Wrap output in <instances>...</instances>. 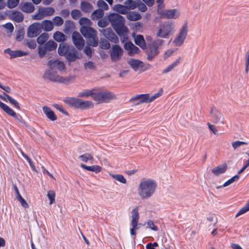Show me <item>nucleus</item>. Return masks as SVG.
Here are the masks:
<instances>
[{"instance_id": "f257e3e1", "label": "nucleus", "mask_w": 249, "mask_h": 249, "mask_svg": "<svg viewBox=\"0 0 249 249\" xmlns=\"http://www.w3.org/2000/svg\"><path fill=\"white\" fill-rule=\"evenodd\" d=\"M156 187L157 183L154 179L142 178L138 186V194L142 199H148L154 194Z\"/></svg>"}, {"instance_id": "f03ea898", "label": "nucleus", "mask_w": 249, "mask_h": 249, "mask_svg": "<svg viewBox=\"0 0 249 249\" xmlns=\"http://www.w3.org/2000/svg\"><path fill=\"white\" fill-rule=\"evenodd\" d=\"M109 21L116 33L120 36H124L128 33L127 28L124 26L125 19L117 13L110 14L108 17Z\"/></svg>"}, {"instance_id": "7ed1b4c3", "label": "nucleus", "mask_w": 249, "mask_h": 249, "mask_svg": "<svg viewBox=\"0 0 249 249\" xmlns=\"http://www.w3.org/2000/svg\"><path fill=\"white\" fill-rule=\"evenodd\" d=\"M80 32L83 36L87 38L89 45L95 47L98 44V38L97 36V31L89 26H82Z\"/></svg>"}, {"instance_id": "20e7f679", "label": "nucleus", "mask_w": 249, "mask_h": 249, "mask_svg": "<svg viewBox=\"0 0 249 249\" xmlns=\"http://www.w3.org/2000/svg\"><path fill=\"white\" fill-rule=\"evenodd\" d=\"M162 89H161L159 92L156 93L153 95L150 96L149 94H137L132 97L130 101L135 106H138L142 103H151L156 98L161 95Z\"/></svg>"}, {"instance_id": "39448f33", "label": "nucleus", "mask_w": 249, "mask_h": 249, "mask_svg": "<svg viewBox=\"0 0 249 249\" xmlns=\"http://www.w3.org/2000/svg\"><path fill=\"white\" fill-rule=\"evenodd\" d=\"M43 77L52 82H57L63 83H69L70 81L75 79V76H70L67 78H64L57 75V72L53 69H49L45 71Z\"/></svg>"}, {"instance_id": "423d86ee", "label": "nucleus", "mask_w": 249, "mask_h": 249, "mask_svg": "<svg viewBox=\"0 0 249 249\" xmlns=\"http://www.w3.org/2000/svg\"><path fill=\"white\" fill-rule=\"evenodd\" d=\"M164 42V41L162 39H157L148 46V49L146 51L148 60H152L159 54L158 48Z\"/></svg>"}, {"instance_id": "0eeeda50", "label": "nucleus", "mask_w": 249, "mask_h": 249, "mask_svg": "<svg viewBox=\"0 0 249 249\" xmlns=\"http://www.w3.org/2000/svg\"><path fill=\"white\" fill-rule=\"evenodd\" d=\"M130 226L131 228L130 229V234L134 236L133 239L135 240L136 236L135 231L139 229L140 225V224H139L140 215L138 207L132 210Z\"/></svg>"}, {"instance_id": "6e6552de", "label": "nucleus", "mask_w": 249, "mask_h": 249, "mask_svg": "<svg viewBox=\"0 0 249 249\" xmlns=\"http://www.w3.org/2000/svg\"><path fill=\"white\" fill-rule=\"evenodd\" d=\"M174 28V25L170 21L164 22L159 28L156 36L163 38H167L171 35Z\"/></svg>"}, {"instance_id": "1a4fd4ad", "label": "nucleus", "mask_w": 249, "mask_h": 249, "mask_svg": "<svg viewBox=\"0 0 249 249\" xmlns=\"http://www.w3.org/2000/svg\"><path fill=\"white\" fill-rule=\"evenodd\" d=\"M55 10L53 7H42L38 8V13L33 16V19L41 20L45 17H50L54 14Z\"/></svg>"}, {"instance_id": "9d476101", "label": "nucleus", "mask_w": 249, "mask_h": 249, "mask_svg": "<svg viewBox=\"0 0 249 249\" xmlns=\"http://www.w3.org/2000/svg\"><path fill=\"white\" fill-rule=\"evenodd\" d=\"M188 26L187 23L184 24L177 37L174 39L173 43L176 46H181L187 36L188 33Z\"/></svg>"}, {"instance_id": "9b49d317", "label": "nucleus", "mask_w": 249, "mask_h": 249, "mask_svg": "<svg viewBox=\"0 0 249 249\" xmlns=\"http://www.w3.org/2000/svg\"><path fill=\"white\" fill-rule=\"evenodd\" d=\"M160 5H158V13L162 18L167 19L177 18L178 17L179 13L177 9L160 10Z\"/></svg>"}, {"instance_id": "f8f14e48", "label": "nucleus", "mask_w": 249, "mask_h": 249, "mask_svg": "<svg viewBox=\"0 0 249 249\" xmlns=\"http://www.w3.org/2000/svg\"><path fill=\"white\" fill-rule=\"evenodd\" d=\"M41 33L39 22H35L30 25L27 29V35L29 37H35Z\"/></svg>"}, {"instance_id": "ddd939ff", "label": "nucleus", "mask_w": 249, "mask_h": 249, "mask_svg": "<svg viewBox=\"0 0 249 249\" xmlns=\"http://www.w3.org/2000/svg\"><path fill=\"white\" fill-rule=\"evenodd\" d=\"M123 50L118 45H114L112 47L110 53L111 59L113 62L119 61L123 55Z\"/></svg>"}, {"instance_id": "4468645a", "label": "nucleus", "mask_w": 249, "mask_h": 249, "mask_svg": "<svg viewBox=\"0 0 249 249\" xmlns=\"http://www.w3.org/2000/svg\"><path fill=\"white\" fill-rule=\"evenodd\" d=\"M72 40L73 43L78 50H81L83 48L84 40L78 32H74L72 33Z\"/></svg>"}, {"instance_id": "2eb2a0df", "label": "nucleus", "mask_w": 249, "mask_h": 249, "mask_svg": "<svg viewBox=\"0 0 249 249\" xmlns=\"http://www.w3.org/2000/svg\"><path fill=\"white\" fill-rule=\"evenodd\" d=\"M211 121L213 123L221 122L224 124V117L222 114L215 108H212L211 110Z\"/></svg>"}, {"instance_id": "dca6fc26", "label": "nucleus", "mask_w": 249, "mask_h": 249, "mask_svg": "<svg viewBox=\"0 0 249 249\" xmlns=\"http://www.w3.org/2000/svg\"><path fill=\"white\" fill-rule=\"evenodd\" d=\"M66 59L69 62H74L77 59L80 58L78 55L77 51L72 46L71 47L70 50L65 55Z\"/></svg>"}, {"instance_id": "f3484780", "label": "nucleus", "mask_w": 249, "mask_h": 249, "mask_svg": "<svg viewBox=\"0 0 249 249\" xmlns=\"http://www.w3.org/2000/svg\"><path fill=\"white\" fill-rule=\"evenodd\" d=\"M19 8L23 12L31 13L34 11L35 6L30 2H22L19 5Z\"/></svg>"}, {"instance_id": "a211bd4d", "label": "nucleus", "mask_w": 249, "mask_h": 249, "mask_svg": "<svg viewBox=\"0 0 249 249\" xmlns=\"http://www.w3.org/2000/svg\"><path fill=\"white\" fill-rule=\"evenodd\" d=\"M4 53L9 54L11 59L25 56L28 54L27 52H23L20 50L12 51L9 48L5 50Z\"/></svg>"}, {"instance_id": "6ab92c4d", "label": "nucleus", "mask_w": 249, "mask_h": 249, "mask_svg": "<svg viewBox=\"0 0 249 249\" xmlns=\"http://www.w3.org/2000/svg\"><path fill=\"white\" fill-rule=\"evenodd\" d=\"M48 65L49 68L54 69L56 68L58 70L61 71L65 69V65L64 63L58 60H50L48 62Z\"/></svg>"}, {"instance_id": "aec40b11", "label": "nucleus", "mask_w": 249, "mask_h": 249, "mask_svg": "<svg viewBox=\"0 0 249 249\" xmlns=\"http://www.w3.org/2000/svg\"><path fill=\"white\" fill-rule=\"evenodd\" d=\"M41 30H44L45 32H50L53 29V23L50 20L45 19L41 22H39Z\"/></svg>"}, {"instance_id": "412c9836", "label": "nucleus", "mask_w": 249, "mask_h": 249, "mask_svg": "<svg viewBox=\"0 0 249 249\" xmlns=\"http://www.w3.org/2000/svg\"><path fill=\"white\" fill-rule=\"evenodd\" d=\"M10 18L15 21L19 23L24 19V16L22 13L18 11L13 10L9 14Z\"/></svg>"}, {"instance_id": "4be33fe9", "label": "nucleus", "mask_w": 249, "mask_h": 249, "mask_svg": "<svg viewBox=\"0 0 249 249\" xmlns=\"http://www.w3.org/2000/svg\"><path fill=\"white\" fill-rule=\"evenodd\" d=\"M104 35L106 38L112 42L117 43L119 42L118 37L111 29L105 30Z\"/></svg>"}, {"instance_id": "5701e85b", "label": "nucleus", "mask_w": 249, "mask_h": 249, "mask_svg": "<svg viewBox=\"0 0 249 249\" xmlns=\"http://www.w3.org/2000/svg\"><path fill=\"white\" fill-rule=\"evenodd\" d=\"M43 113L45 114L48 119L52 121H55L57 119V117L54 112L52 109L47 106H43L42 107Z\"/></svg>"}, {"instance_id": "b1692460", "label": "nucleus", "mask_w": 249, "mask_h": 249, "mask_svg": "<svg viewBox=\"0 0 249 249\" xmlns=\"http://www.w3.org/2000/svg\"><path fill=\"white\" fill-rule=\"evenodd\" d=\"M227 169V165L225 163L218 165L212 169V173L216 176L224 173Z\"/></svg>"}, {"instance_id": "393cba45", "label": "nucleus", "mask_w": 249, "mask_h": 249, "mask_svg": "<svg viewBox=\"0 0 249 249\" xmlns=\"http://www.w3.org/2000/svg\"><path fill=\"white\" fill-rule=\"evenodd\" d=\"M0 107L2 110L5 112L8 115L15 118H17L19 116L17 114L12 108L8 107L6 104L3 103L0 101Z\"/></svg>"}, {"instance_id": "a878e982", "label": "nucleus", "mask_w": 249, "mask_h": 249, "mask_svg": "<svg viewBox=\"0 0 249 249\" xmlns=\"http://www.w3.org/2000/svg\"><path fill=\"white\" fill-rule=\"evenodd\" d=\"M80 166L84 170L91 171L95 173H98L102 170V167L98 165L88 166L85 164L81 163Z\"/></svg>"}, {"instance_id": "bb28decb", "label": "nucleus", "mask_w": 249, "mask_h": 249, "mask_svg": "<svg viewBox=\"0 0 249 249\" xmlns=\"http://www.w3.org/2000/svg\"><path fill=\"white\" fill-rule=\"evenodd\" d=\"M80 99L73 97H68L64 102L71 107L79 108Z\"/></svg>"}, {"instance_id": "cd10ccee", "label": "nucleus", "mask_w": 249, "mask_h": 249, "mask_svg": "<svg viewBox=\"0 0 249 249\" xmlns=\"http://www.w3.org/2000/svg\"><path fill=\"white\" fill-rule=\"evenodd\" d=\"M115 98V95L110 91L101 92V103H107Z\"/></svg>"}, {"instance_id": "c85d7f7f", "label": "nucleus", "mask_w": 249, "mask_h": 249, "mask_svg": "<svg viewBox=\"0 0 249 249\" xmlns=\"http://www.w3.org/2000/svg\"><path fill=\"white\" fill-rule=\"evenodd\" d=\"M135 44L139 46L142 49H145L146 48L145 41L142 35H137L134 38Z\"/></svg>"}, {"instance_id": "c756f323", "label": "nucleus", "mask_w": 249, "mask_h": 249, "mask_svg": "<svg viewBox=\"0 0 249 249\" xmlns=\"http://www.w3.org/2000/svg\"><path fill=\"white\" fill-rule=\"evenodd\" d=\"M71 47H70L69 45L65 43H61L59 45V48L58 49V54L60 56H64L67 54V53L70 50Z\"/></svg>"}, {"instance_id": "7c9ffc66", "label": "nucleus", "mask_w": 249, "mask_h": 249, "mask_svg": "<svg viewBox=\"0 0 249 249\" xmlns=\"http://www.w3.org/2000/svg\"><path fill=\"white\" fill-rule=\"evenodd\" d=\"M81 10L84 13H89L93 9L91 4L87 1H82L80 4Z\"/></svg>"}, {"instance_id": "2f4dec72", "label": "nucleus", "mask_w": 249, "mask_h": 249, "mask_svg": "<svg viewBox=\"0 0 249 249\" xmlns=\"http://www.w3.org/2000/svg\"><path fill=\"white\" fill-rule=\"evenodd\" d=\"M129 65L131 66L134 71H137L139 67H143V62L138 59H131L128 62Z\"/></svg>"}, {"instance_id": "473e14b6", "label": "nucleus", "mask_w": 249, "mask_h": 249, "mask_svg": "<svg viewBox=\"0 0 249 249\" xmlns=\"http://www.w3.org/2000/svg\"><path fill=\"white\" fill-rule=\"evenodd\" d=\"M94 106L93 103L89 101H83L80 99L79 108L86 109L92 108Z\"/></svg>"}, {"instance_id": "72a5a7b5", "label": "nucleus", "mask_w": 249, "mask_h": 249, "mask_svg": "<svg viewBox=\"0 0 249 249\" xmlns=\"http://www.w3.org/2000/svg\"><path fill=\"white\" fill-rule=\"evenodd\" d=\"M114 9L117 12L120 13L121 14H126L128 13V8H127V6L124 5L118 4L115 5Z\"/></svg>"}, {"instance_id": "f704fd0d", "label": "nucleus", "mask_w": 249, "mask_h": 249, "mask_svg": "<svg viewBox=\"0 0 249 249\" xmlns=\"http://www.w3.org/2000/svg\"><path fill=\"white\" fill-rule=\"evenodd\" d=\"M79 159L84 162H89L92 163L94 160L93 156L89 153H85L79 157Z\"/></svg>"}, {"instance_id": "c9c22d12", "label": "nucleus", "mask_w": 249, "mask_h": 249, "mask_svg": "<svg viewBox=\"0 0 249 249\" xmlns=\"http://www.w3.org/2000/svg\"><path fill=\"white\" fill-rule=\"evenodd\" d=\"M75 28L74 23L71 20H66L65 22L64 32L68 34Z\"/></svg>"}, {"instance_id": "e433bc0d", "label": "nucleus", "mask_w": 249, "mask_h": 249, "mask_svg": "<svg viewBox=\"0 0 249 249\" xmlns=\"http://www.w3.org/2000/svg\"><path fill=\"white\" fill-rule=\"evenodd\" d=\"M109 175L116 180L123 183L125 184L126 183V179L123 175L121 174H113L109 173Z\"/></svg>"}, {"instance_id": "4c0bfd02", "label": "nucleus", "mask_w": 249, "mask_h": 249, "mask_svg": "<svg viewBox=\"0 0 249 249\" xmlns=\"http://www.w3.org/2000/svg\"><path fill=\"white\" fill-rule=\"evenodd\" d=\"M104 15V12L102 10L97 9L94 11L91 15V18L92 20H97L101 18Z\"/></svg>"}, {"instance_id": "58836bf2", "label": "nucleus", "mask_w": 249, "mask_h": 249, "mask_svg": "<svg viewBox=\"0 0 249 249\" xmlns=\"http://www.w3.org/2000/svg\"><path fill=\"white\" fill-rule=\"evenodd\" d=\"M124 4L127 6V8H128V11L130 9H134L138 6V0L135 1L133 0H126Z\"/></svg>"}, {"instance_id": "ea45409f", "label": "nucleus", "mask_w": 249, "mask_h": 249, "mask_svg": "<svg viewBox=\"0 0 249 249\" xmlns=\"http://www.w3.org/2000/svg\"><path fill=\"white\" fill-rule=\"evenodd\" d=\"M53 38L57 42H62L66 39V36L65 35L59 31L55 32L53 36Z\"/></svg>"}, {"instance_id": "a19ab883", "label": "nucleus", "mask_w": 249, "mask_h": 249, "mask_svg": "<svg viewBox=\"0 0 249 249\" xmlns=\"http://www.w3.org/2000/svg\"><path fill=\"white\" fill-rule=\"evenodd\" d=\"M57 46V44L52 40L48 41L44 45L45 48L49 51L55 50L56 49Z\"/></svg>"}, {"instance_id": "79ce46f5", "label": "nucleus", "mask_w": 249, "mask_h": 249, "mask_svg": "<svg viewBox=\"0 0 249 249\" xmlns=\"http://www.w3.org/2000/svg\"><path fill=\"white\" fill-rule=\"evenodd\" d=\"M239 178V176L238 175H236L233 177H232L231 178L229 179L228 181H227L226 182H225L223 185L220 186H217L216 188L219 189L221 187H227L232 183H233L235 181H237Z\"/></svg>"}, {"instance_id": "37998d69", "label": "nucleus", "mask_w": 249, "mask_h": 249, "mask_svg": "<svg viewBox=\"0 0 249 249\" xmlns=\"http://www.w3.org/2000/svg\"><path fill=\"white\" fill-rule=\"evenodd\" d=\"M249 211V199L247 200L246 204L242 207L238 212L235 217H237L240 215L245 213Z\"/></svg>"}, {"instance_id": "c03bdc74", "label": "nucleus", "mask_w": 249, "mask_h": 249, "mask_svg": "<svg viewBox=\"0 0 249 249\" xmlns=\"http://www.w3.org/2000/svg\"><path fill=\"white\" fill-rule=\"evenodd\" d=\"M49 35L46 33L41 34L36 39L37 42L39 44H43L48 39Z\"/></svg>"}, {"instance_id": "a18cd8bd", "label": "nucleus", "mask_w": 249, "mask_h": 249, "mask_svg": "<svg viewBox=\"0 0 249 249\" xmlns=\"http://www.w3.org/2000/svg\"><path fill=\"white\" fill-rule=\"evenodd\" d=\"M4 95H5L9 102V103L13 106L14 107L17 108V109L19 110L20 109V107L19 106V104L18 102L15 100L14 98H13L12 97H11L8 94H6L5 92H4Z\"/></svg>"}, {"instance_id": "49530a36", "label": "nucleus", "mask_w": 249, "mask_h": 249, "mask_svg": "<svg viewBox=\"0 0 249 249\" xmlns=\"http://www.w3.org/2000/svg\"><path fill=\"white\" fill-rule=\"evenodd\" d=\"M127 18L131 21H136L141 18V16L138 12H130L127 16Z\"/></svg>"}, {"instance_id": "de8ad7c7", "label": "nucleus", "mask_w": 249, "mask_h": 249, "mask_svg": "<svg viewBox=\"0 0 249 249\" xmlns=\"http://www.w3.org/2000/svg\"><path fill=\"white\" fill-rule=\"evenodd\" d=\"M53 25L59 27L61 26L64 23V20L59 16H55L53 19Z\"/></svg>"}, {"instance_id": "09e8293b", "label": "nucleus", "mask_w": 249, "mask_h": 249, "mask_svg": "<svg viewBox=\"0 0 249 249\" xmlns=\"http://www.w3.org/2000/svg\"><path fill=\"white\" fill-rule=\"evenodd\" d=\"M19 0H8L7 1V6L10 9L15 8L18 5Z\"/></svg>"}, {"instance_id": "8fccbe9b", "label": "nucleus", "mask_w": 249, "mask_h": 249, "mask_svg": "<svg viewBox=\"0 0 249 249\" xmlns=\"http://www.w3.org/2000/svg\"><path fill=\"white\" fill-rule=\"evenodd\" d=\"M100 47L102 49L107 50L110 47L109 41L105 39H102L100 44Z\"/></svg>"}, {"instance_id": "3c124183", "label": "nucleus", "mask_w": 249, "mask_h": 249, "mask_svg": "<svg viewBox=\"0 0 249 249\" xmlns=\"http://www.w3.org/2000/svg\"><path fill=\"white\" fill-rule=\"evenodd\" d=\"M145 224L147 229H150L155 231H157L158 230V227L155 225L154 222L151 220H148L146 222Z\"/></svg>"}, {"instance_id": "603ef678", "label": "nucleus", "mask_w": 249, "mask_h": 249, "mask_svg": "<svg viewBox=\"0 0 249 249\" xmlns=\"http://www.w3.org/2000/svg\"><path fill=\"white\" fill-rule=\"evenodd\" d=\"M97 6L99 7V9L103 10H107L108 9V5L103 0H99L97 1Z\"/></svg>"}, {"instance_id": "864d4df0", "label": "nucleus", "mask_w": 249, "mask_h": 249, "mask_svg": "<svg viewBox=\"0 0 249 249\" xmlns=\"http://www.w3.org/2000/svg\"><path fill=\"white\" fill-rule=\"evenodd\" d=\"M47 196L50 200V204H52L54 202L55 193L54 191H49L47 193Z\"/></svg>"}, {"instance_id": "5fc2aeb1", "label": "nucleus", "mask_w": 249, "mask_h": 249, "mask_svg": "<svg viewBox=\"0 0 249 249\" xmlns=\"http://www.w3.org/2000/svg\"><path fill=\"white\" fill-rule=\"evenodd\" d=\"M79 24L82 26H88L91 25V21L87 18H82L79 20Z\"/></svg>"}, {"instance_id": "6e6d98bb", "label": "nucleus", "mask_w": 249, "mask_h": 249, "mask_svg": "<svg viewBox=\"0 0 249 249\" xmlns=\"http://www.w3.org/2000/svg\"><path fill=\"white\" fill-rule=\"evenodd\" d=\"M92 98L98 103H101V92H93L92 94Z\"/></svg>"}, {"instance_id": "4d7b16f0", "label": "nucleus", "mask_w": 249, "mask_h": 249, "mask_svg": "<svg viewBox=\"0 0 249 249\" xmlns=\"http://www.w3.org/2000/svg\"><path fill=\"white\" fill-rule=\"evenodd\" d=\"M71 16L73 19L76 20L81 16V13L80 10L74 9L71 12Z\"/></svg>"}, {"instance_id": "13d9d810", "label": "nucleus", "mask_w": 249, "mask_h": 249, "mask_svg": "<svg viewBox=\"0 0 249 249\" xmlns=\"http://www.w3.org/2000/svg\"><path fill=\"white\" fill-rule=\"evenodd\" d=\"M139 10L142 12H144L147 10L146 6L140 0H138V6Z\"/></svg>"}, {"instance_id": "bf43d9fd", "label": "nucleus", "mask_w": 249, "mask_h": 249, "mask_svg": "<svg viewBox=\"0 0 249 249\" xmlns=\"http://www.w3.org/2000/svg\"><path fill=\"white\" fill-rule=\"evenodd\" d=\"M17 198L23 207L25 208H28L29 206L28 203L26 202L25 200L21 196V195H19V196L17 197Z\"/></svg>"}, {"instance_id": "052dcab7", "label": "nucleus", "mask_w": 249, "mask_h": 249, "mask_svg": "<svg viewBox=\"0 0 249 249\" xmlns=\"http://www.w3.org/2000/svg\"><path fill=\"white\" fill-rule=\"evenodd\" d=\"M93 91L90 90H85L79 93V97H88L91 96L92 97Z\"/></svg>"}, {"instance_id": "680f3d73", "label": "nucleus", "mask_w": 249, "mask_h": 249, "mask_svg": "<svg viewBox=\"0 0 249 249\" xmlns=\"http://www.w3.org/2000/svg\"><path fill=\"white\" fill-rule=\"evenodd\" d=\"M84 67L86 69H89L90 70H95L96 69V66H95L93 62L91 61H89L88 62L85 63L84 64Z\"/></svg>"}, {"instance_id": "e2e57ef3", "label": "nucleus", "mask_w": 249, "mask_h": 249, "mask_svg": "<svg viewBox=\"0 0 249 249\" xmlns=\"http://www.w3.org/2000/svg\"><path fill=\"white\" fill-rule=\"evenodd\" d=\"M140 52V49L136 46L134 45V46L132 47L131 50L128 52V55L130 56H132L134 54L138 53Z\"/></svg>"}, {"instance_id": "0e129e2a", "label": "nucleus", "mask_w": 249, "mask_h": 249, "mask_svg": "<svg viewBox=\"0 0 249 249\" xmlns=\"http://www.w3.org/2000/svg\"><path fill=\"white\" fill-rule=\"evenodd\" d=\"M246 142L244 141H235L232 143V146L234 149H236L243 144H246Z\"/></svg>"}, {"instance_id": "69168bd1", "label": "nucleus", "mask_w": 249, "mask_h": 249, "mask_svg": "<svg viewBox=\"0 0 249 249\" xmlns=\"http://www.w3.org/2000/svg\"><path fill=\"white\" fill-rule=\"evenodd\" d=\"M47 51V50L44 46L43 47H39L38 48V54L40 57H43L46 54Z\"/></svg>"}, {"instance_id": "338daca9", "label": "nucleus", "mask_w": 249, "mask_h": 249, "mask_svg": "<svg viewBox=\"0 0 249 249\" xmlns=\"http://www.w3.org/2000/svg\"><path fill=\"white\" fill-rule=\"evenodd\" d=\"M27 46L30 49H35L36 46V42L34 40H30L27 42Z\"/></svg>"}, {"instance_id": "774afa93", "label": "nucleus", "mask_w": 249, "mask_h": 249, "mask_svg": "<svg viewBox=\"0 0 249 249\" xmlns=\"http://www.w3.org/2000/svg\"><path fill=\"white\" fill-rule=\"evenodd\" d=\"M133 46H134V44L131 41L126 42L124 44V49L129 51V52L131 50Z\"/></svg>"}]
</instances>
